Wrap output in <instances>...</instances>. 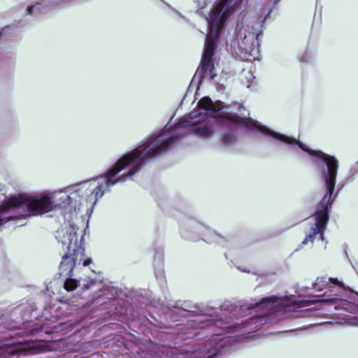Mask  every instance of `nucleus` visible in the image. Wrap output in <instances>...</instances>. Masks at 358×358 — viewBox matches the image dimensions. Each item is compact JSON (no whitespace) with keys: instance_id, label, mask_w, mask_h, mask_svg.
I'll list each match as a JSON object with an SVG mask.
<instances>
[{"instance_id":"nucleus-1","label":"nucleus","mask_w":358,"mask_h":358,"mask_svg":"<svg viewBox=\"0 0 358 358\" xmlns=\"http://www.w3.org/2000/svg\"><path fill=\"white\" fill-rule=\"evenodd\" d=\"M176 141L174 136L164 141L159 136L147 145H139L124 155L104 175L100 176L96 185H90L91 193L87 195L86 201L94 206L111 186L132 177L141 169L147 159L164 153Z\"/></svg>"},{"instance_id":"nucleus-2","label":"nucleus","mask_w":358,"mask_h":358,"mask_svg":"<svg viewBox=\"0 0 358 358\" xmlns=\"http://www.w3.org/2000/svg\"><path fill=\"white\" fill-rule=\"evenodd\" d=\"M56 238L63 245H66L67 252L62 257L59 264V275L66 277L64 288L68 292L75 290L79 285V282L71 277L76 265L81 263L84 266L90 265L92 259L90 257L85 259V250L78 241V235L73 228H64L57 231Z\"/></svg>"},{"instance_id":"nucleus-3","label":"nucleus","mask_w":358,"mask_h":358,"mask_svg":"<svg viewBox=\"0 0 358 358\" xmlns=\"http://www.w3.org/2000/svg\"><path fill=\"white\" fill-rule=\"evenodd\" d=\"M234 0H220L211 15L210 30L207 35L202 57L213 59L217 43L227 19L234 12Z\"/></svg>"},{"instance_id":"nucleus-4","label":"nucleus","mask_w":358,"mask_h":358,"mask_svg":"<svg viewBox=\"0 0 358 358\" xmlns=\"http://www.w3.org/2000/svg\"><path fill=\"white\" fill-rule=\"evenodd\" d=\"M234 0H220L211 15L210 30L207 35L202 57L213 59L217 43L227 19L234 12Z\"/></svg>"},{"instance_id":"nucleus-5","label":"nucleus","mask_w":358,"mask_h":358,"mask_svg":"<svg viewBox=\"0 0 358 358\" xmlns=\"http://www.w3.org/2000/svg\"><path fill=\"white\" fill-rule=\"evenodd\" d=\"M24 206H26L27 211L32 215H43L53 209V202L49 196L36 198L19 194L10 198L1 205L0 214Z\"/></svg>"},{"instance_id":"nucleus-6","label":"nucleus","mask_w":358,"mask_h":358,"mask_svg":"<svg viewBox=\"0 0 358 358\" xmlns=\"http://www.w3.org/2000/svg\"><path fill=\"white\" fill-rule=\"evenodd\" d=\"M333 199L327 191L324 196L316 205V210L313 214L315 223L311 232L306 236L302 241L306 245L308 242L313 243L317 235L320 236L322 241L324 240V231L329 220V210L331 209Z\"/></svg>"},{"instance_id":"nucleus-7","label":"nucleus","mask_w":358,"mask_h":358,"mask_svg":"<svg viewBox=\"0 0 358 358\" xmlns=\"http://www.w3.org/2000/svg\"><path fill=\"white\" fill-rule=\"evenodd\" d=\"M296 143L303 151L314 156L317 159H321L326 164L327 172L324 177V182L329 194L331 196L335 189L339 166L338 160L334 156L326 154L321 150H311L301 141H297Z\"/></svg>"},{"instance_id":"nucleus-8","label":"nucleus","mask_w":358,"mask_h":358,"mask_svg":"<svg viewBox=\"0 0 358 358\" xmlns=\"http://www.w3.org/2000/svg\"><path fill=\"white\" fill-rule=\"evenodd\" d=\"M214 71V59L202 57L200 64V73L203 78L210 76L212 78L215 77L213 73Z\"/></svg>"},{"instance_id":"nucleus-9","label":"nucleus","mask_w":358,"mask_h":358,"mask_svg":"<svg viewBox=\"0 0 358 358\" xmlns=\"http://www.w3.org/2000/svg\"><path fill=\"white\" fill-rule=\"evenodd\" d=\"M197 107L206 111L213 113L218 112L220 109L212 101L209 96L202 97L197 103Z\"/></svg>"},{"instance_id":"nucleus-10","label":"nucleus","mask_w":358,"mask_h":358,"mask_svg":"<svg viewBox=\"0 0 358 358\" xmlns=\"http://www.w3.org/2000/svg\"><path fill=\"white\" fill-rule=\"evenodd\" d=\"M278 300V298L275 296L264 297L255 304V307L260 308H269L271 306L274 305Z\"/></svg>"},{"instance_id":"nucleus-11","label":"nucleus","mask_w":358,"mask_h":358,"mask_svg":"<svg viewBox=\"0 0 358 358\" xmlns=\"http://www.w3.org/2000/svg\"><path fill=\"white\" fill-rule=\"evenodd\" d=\"M262 131H264V132H266L268 133L269 135H271V136L281 141H283L286 143H288V144H292L294 143V140L291 139L289 137L285 136V135H283V134H278V133H276L273 131H271V130H268L267 128L266 127H263L262 129Z\"/></svg>"},{"instance_id":"nucleus-12","label":"nucleus","mask_w":358,"mask_h":358,"mask_svg":"<svg viewBox=\"0 0 358 358\" xmlns=\"http://www.w3.org/2000/svg\"><path fill=\"white\" fill-rule=\"evenodd\" d=\"M194 132L201 137H208L212 134V130L208 126H199L194 129Z\"/></svg>"},{"instance_id":"nucleus-13","label":"nucleus","mask_w":358,"mask_h":358,"mask_svg":"<svg viewBox=\"0 0 358 358\" xmlns=\"http://www.w3.org/2000/svg\"><path fill=\"white\" fill-rule=\"evenodd\" d=\"M329 301L335 304V310H337L339 306H341L345 310H350L352 306V304L347 300H340L338 303H337L336 299H331Z\"/></svg>"},{"instance_id":"nucleus-14","label":"nucleus","mask_w":358,"mask_h":358,"mask_svg":"<svg viewBox=\"0 0 358 358\" xmlns=\"http://www.w3.org/2000/svg\"><path fill=\"white\" fill-rule=\"evenodd\" d=\"M221 117L224 120H227L234 124H243L245 123V120L242 117H240L237 115H231L229 114L222 115Z\"/></svg>"},{"instance_id":"nucleus-15","label":"nucleus","mask_w":358,"mask_h":358,"mask_svg":"<svg viewBox=\"0 0 358 358\" xmlns=\"http://www.w3.org/2000/svg\"><path fill=\"white\" fill-rule=\"evenodd\" d=\"M329 281L343 290L350 289L349 287H345V285L342 282L339 281L337 278H329Z\"/></svg>"},{"instance_id":"nucleus-16","label":"nucleus","mask_w":358,"mask_h":358,"mask_svg":"<svg viewBox=\"0 0 358 358\" xmlns=\"http://www.w3.org/2000/svg\"><path fill=\"white\" fill-rule=\"evenodd\" d=\"M8 211H5L3 213H1L0 216L4 215ZM25 217H26V215H20L18 216H9L8 217L6 218V220L4 219H2L0 217V225L3 224V223H5L6 222H7L8 220H20V219H22V218H25Z\"/></svg>"},{"instance_id":"nucleus-17","label":"nucleus","mask_w":358,"mask_h":358,"mask_svg":"<svg viewBox=\"0 0 358 358\" xmlns=\"http://www.w3.org/2000/svg\"><path fill=\"white\" fill-rule=\"evenodd\" d=\"M234 138V137L233 135L226 134L222 139V143L224 145H229L233 142Z\"/></svg>"},{"instance_id":"nucleus-18","label":"nucleus","mask_w":358,"mask_h":358,"mask_svg":"<svg viewBox=\"0 0 358 358\" xmlns=\"http://www.w3.org/2000/svg\"><path fill=\"white\" fill-rule=\"evenodd\" d=\"M286 317H292V318H298L302 317L303 313L301 312H292V313H286Z\"/></svg>"},{"instance_id":"nucleus-19","label":"nucleus","mask_w":358,"mask_h":358,"mask_svg":"<svg viewBox=\"0 0 358 358\" xmlns=\"http://www.w3.org/2000/svg\"><path fill=\"white\" fill-rule=\"evenodd\" d=\"M323 282H326L325 278H317L316 280V282L313 284L314 288L316 289V285H318L319 283Z\"/></svg>"},{"instance_id":"nucleus-20","label":"nucleus","mask_w":358,"mask_h":358,"mask_svg":"<svg viewBox=\"0 0 358 358\" xmlns=\"http://www.w3.org/2000/svg\"><path fill=\"white\" fill-rule=\"evenodd\" d=\"M34 8V6H28L27 8V10H26L27 14H28V15L31 14L33 12Z\"/></svg>"},{"instance_id":"nucleus-21","label":"nucleus","mask_w":358,"mask_h":358,"mask_svg":"<svg viewBox=\"0 0 358 358\" xmlns=\"http://www.w3.org/2000/svg\"><path fill=\"white\" fill-rule=\"evenodd\" d=\"M187 122L189 124H195L194 122H192V121H191V120H188V121H187Z\"/></svg>"},{"instance_id":"nucleus-22","label":"nucleus","mask_w":358,"mask_h":358,"mask_svg":"<svg viewBox=\"0 0 358 358\" xmlns=\"http://www.w3.org/2000/svg\"><path fill=\"white\" fill-rule=\"evenodd\" d=\"M355 320L356 321V324L358 325V317H355Z\"/></svg>"},{"instance_id":"nucleus-23","label":"nucleus","mask_w":358,"mask_h":358,"mask_svg":"<svg viewBox=\"0 0 358 358\" xmlns=\"http://www.w3.org/2000/svg\"><path fill=\"white\" fill-rule=\"evenodd\" d=\"M333 194L331 195V199H333V201H334L335 197H336V195H334V197H332Z\"/></svg>"},{"instance_id":"nucleus-24","label":"nucleus","mask_w":358,"mask_h":358,"mask_svg":"<svg viewBox=\"0 0 358 358\" xmlns=\"http://www.w3.org/2000/svg\"><path fill=\"white\" fill-rule=\"evenodd\" d=\"M66 199H69L70 196L69 195H66Z\"/></svg>"},{"instance_id":"nucleus-25","label":"nucleus","mask_w":358,"mask_h":358,"mask_svg":"<svg viewBox=\"0 0 358 358\" xmlns=\"http://www.w3.org/2000/svg\"><path fill=\"white\" fill-rule=\"evenodd\" d=\"M1 34H2V31H0V37L1 36Z\"/></svg>"}]
</instances>
